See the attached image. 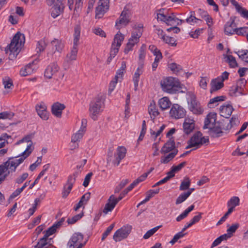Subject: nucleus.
Segmentation results:
<instances>
[{
	"mask_svg": "<svg viewBox=\"0 0 248 248\" xmlns=\"http://www.w3.org/2000/svg\"><path fill=\"white\" fill-rule=\"evenodd\" d=\"M24 34L17 32L14 36L11 43L5 48L6 54L9 53V58L13 60L15 59L20 51L21 47L25 43Z\"/></svg>",
	"mask_w": 248,
	"mask_h": 248,
	"instance_id": "1",
	"label": "nucleus"
},
{
	"mask_svg": "<svg viewBox=\"0 0 248 248\" xmlns=\"http://www.w3.org/2000/svg\"><path fill=\"white\" fill-rule=\"evenodd\" d=\"M126 153V150L124 146H119L116 153L114 154H113V148H109L107 153V164L112 162L114 166H118L121 161L125 156Z\"/></svg>",
	"mask_w": 248,
	"mask_h": 248,
	"instance_id": "2",
	"label": "nucleus"
},
{
	"mask_svg": "<svg viewBox=\"0 0 248 248\" xmlns=\"http://www.w3.org/2000/svg\"><path fill=\"white\" fill-rule=\"evenodd\" d=\"M160 85L163 92L171 94L176 93L181 88L180 82L171 77L163 78Z\"/></svg>",
	"mask_w": 248,
	"mask_h": 248,
	"instance_id": "3",
	"label": "nucleus"
},
{
	"mask_svg": "<svg viewBox=\"0 0 248 248\" xmlns=\"http://www.w3.org/2000/svg\"><path fill=\"white\" fill-rule=\"evenodd\" d=\"M105 98L103 95L98 94L90 104L89 111L90 116L93 120L96 121L97 115L103 110Z\"/></svg>",
	"mask_w": 248,
	"mask_h": 248,
	"instance_id": "4",
	"label": "nucleus"
},
{
	"mask_svg": "<svg viewBox=\"0 0 248 248\" xmlns=\"http://www.w3.org/2000/svg\"><path fill=\"white\" fill-rule=\"evenodd\" d=\"M209 143L208 137H203L202 134L200 131H197L187 141L188 145L186 147V149L195 147L197 149L202 145H207Z\"/></svg>",
	"mask_w": 248,
	"mask_h": 248,
	"instance_id": "5",
	"label": "nucleus"
},
{
	"mask_svg": "<svg viewBox=\"0 0 248 248\" xmlns=\"http://www.w3.org/2000/svg\"><path fill=\"white\" fill-rule=\"evenodd\" d=\"M225 121L222 120L220 121L217 122L215 124H212V126L209 127L208 133L213 138H218L222 136L223 130H228L232 128L230 124L226 125Z\"/></svg>",
	"mask_w": 248,
	"mask_h": 248,
	"instance_id": "6",
	"label": "nucleus"
},
{
	"mask_svg": "<svg viewBox=\"0 0 248 248\" xmlns=\"http://www.w3.org/2000/svg\"><path fill=\"white\" fill-rule=\"evenodd\" d=\"M31 153V151H29L27 153L26 155H22V157H21L20 158L16 159L14 161H11L14 158V157H10L8 158L7 161L3 163L2 164L0 165V166H3L4 168H5L4 169V172L8 169L11 170L12 172H15L17 167L21 163H22L25 159L29 156Z\"/></svg>",
	"mask_w": 248,
	"mask_h": 248,
	"instance_id": "7",
	"label": "nucleus"
},
{
	"mask_svg": "<svg viewBox=\"0 0 248 248\" xmlns=\"http://www.w3.org/2000/svg\"><path fill=\"white\" fill-rule=\"evenodd\" d=\"M131 226H127L117 230L113 235V239L116 241H120L126 238L131 232Z\"/></svg>",
	"mask_w": 248,
	"mask_h": 248,
	"instance_id": "8",
	"label": "nucleus"
},
{
	"mask_svg": "<svg viewBox=\"0 0 248 248\" xmlns=\"http://www.w3.org/2000/svg\"><path fill=\"white\" fill-rule=\"evenodd\" d=\"M236 17L235 16H231L230 20L226 22L224 25L225 34L228 35H232L235 34L237 28L235 20Z\"/></svg>",
	"mask_w": 248,
	"mask_h": 248,
	"instance_id": "9",
	"label": "nucleus"
},
{
	"mask_svg": "<svg viewBox=\"0 0 248 248\" xmlns=\"http://www.w3.org/2000/svg\"><path fill=\"white\" fill-rule=\"evenodd\" d=\"M186 112L185 110L180 105L173 104L170 110V114L171 117L177 119L185 117Z\"/></svg>",
	"mask_w": 248,
	"mask_h": 248,
	"instance_id": "10",
	"label": "nucleus"
},
{
	"mask_svg": "<svg viewBox=\"0 0 248 248\" xmlns=\"http://www.w3.org/2000/svg\"><path fill=\"white\" fill-rule=\"evenodd\" d=\"M130 22L129 16L125 8L122 11L119 18L115 23V26L117 29H120L122 26H127Z\"/></svg>",
	"mask_w": 248,
	"mask_h": 248,
	"instance_id": "11",
	"label": "nucleus"
},
{
	"mask_svg": "<svg viewBox=\"0 0 248 248\" xmlns=\"http://www.w3.org/2000/svg\"><path fill=\"white\" fill-rule=\"evenodd\" d=\"M174 150H178L176 148L175 142L174 137H172L164 144L161 149L160 152L162 154H166Z\"/></svg>",
	"mask_w": 248,
	"mask_h": 248,
	"instance_id": "12",
	"label": "nucleus"
},
{
	"mask_svg": "<svg viewBox=\"0 0 248 248\" xmlns=\"http://www.w3.org/2000/svg\"><path fill=\"white\" fill-rule=\"evenodd\" d=\"M109 0H99L98 6L96 8V16H103L109 8Z\"/></svg>",
	"mask_w": 248,
	"mask_h": 248,
	"instance_id": "13",
	"label": "nucleus"
},
{
	"mask_svg": "<svg viewBox=\"0 0 248 248\" xmlns=\"http://www.w3.org/2000/svg\"><path fill=\"white\" fill-rule=\"evenodd\" d=\"M118 202L115 196L111 195L108 200L107 203L105 204L103 210V213L106 214L108 212L112 211Z\"/></svg>",
	"mask_w": 248,
	"mask_h": 248,
	"instance_id": "14",
	"label": "nucleus"
},
{
	"mask_svg": "<svg viewBox=\"0 0 248 248\" xmlns=\"http://www.w3.org/2000/svg\"><path fill=\"white\" fill-rule=\"evenodd\" d=\"M59 69L60 68L56 63H50L46 68L44 76L46 78L50 79L59 71Z\"/></svg>",
	"mask_w": 248,
	"mask_h": 248,
	"instance_id": "15",
	"label": "nucleus"
},
{
	"mask_svg": "<svg viewBox=\"0 0 248 248\" xmlns=\"http://www.w3.org/2000/svg\"><path fill=\"white\" fill-rule=\"evenodd\" d=\"M83 235L80 232H76L73 234L67 245L70 248L76 246L79 242H81L83 240Z\"/></svg>",
	"mask_w": 248,
	"mask_h": 248,
	"instance_id": "16",
	"label": "nucleus"
},
{
	"mask_svg": "<svg viewBox=\"0 0 248 248\" xmlns=\"http://www.w3.org/2000/svg\"><path fill=\"white\" fill-rule=\"evenodd\" d=\"M65 108L64 104L59 102H56L51 107V112L56 117L61 118L62 111Z\"/></svg>",
	"mask_w": 248,
	"mask_h": 248,
	"instance_id": "17",
	"label": "nucleus"
},
{
	"mask_svg": "<svg viewBox=\"0 0 248 248\" xmlns=\"http://www.w3.org/2000/svg\"><path fill=\"white\" fill-rule=\"evenodd\" d=\"M36 110L38 115L43 120L48 119L49 113L46 110V106L44 103H41L36 106Z\"/></svg>",
	"mask_w": 248,
	"mask_h": 248,
	"instance_id": "18",
	"label": "nucleus"
},
{
	"mask_svg": "<svg viewBox=\"0 0 248 248\" xmlns=\"http://www.w3.org/2000/svg\"><path fill=\"white\" fill-rule=\"evenodd\" d=\"M64 6L62 2L56 3L51 8V16L54 18L58 16L63 11Z\"/></svg>",
	"mask_w": 248,
	"mask_h": 248,
	"instance_id": "19",
	"label": "nucleus"
},
{
	"mask_svg": "<svg viewBox=\"0 0 248 248\" xmlns=\"http://www.w3.org/2000/svg\"><path fill=\"white\" fill-rule=\"evenodd\" d=\"M233 110V108L230 104H224L220 107L219 111L221 116L228 118Z\"/></svg>",
	"mask_w": 248,
	"mask_h": 248,
	"instance_id": "20",
	"label": "nucleus"
},
{
	"mask_svg": "<svg viewBox=\"0 0 248 248\" xmlns=\"http://www.w3.org/2000/svg\"><path fill=\"white\" fill-rule=\"evenodd\" d=\"M210 86V92L211 93H212L222 88L224 86V83L220 81V78H217L211 80Z\"/></svg>",
	"mask_w": 248,
	"mask_h": 248,
	"instance_id": "21",
	"label": "nucleus"
},
{
	"mask_svg": "<svg viewBox=\"0 0 248 248\" xmlns=\"http://www.w3.org/2000/svg\"><path fill=\"white\" fill-rule=\"evenodd\" d=\"M190 110L196 114H202L203 110L200 107V104L196 100L195 98H191L190 105Z\"/></svg>",
	"mask_w": 248,
	"mask_h": 248,
	"instance_id": "22",
	"label": "nucleus"
},
{
	"mask_svg": "<svg viewBox=\"0 0 248 248\" xmlns=\"http://www.w3.org/2000/svg\"><path fill=\"white\" fill-rule=\"evenodd\" d=\"M217 114L215 113H210L208 114L205 119L204 124L203 126V129H209L212 126V124H215L216 121Z\"/></svg>",
	"mask_w": 248,
	"mask_h": 248,
	"instance_id": "23",
	"label": "nucleus"
},
{
	"mask_svg": "<svg viewBox=\"0 0 248 248\" xmlns=\"http://www.w3.org/2000/svg\"><path fill=\"white\" fill-rule=\"evenodd\" d=\"M51 45L52 46V51H50L47 53V56H49V55H52L53 54H54L56 52V51H58V52H60L62 48H63V45L58 40L55 39L51 41Z\"/></svg>",
	"mask_w": 248,
	"mask_h": 248,
	"instance_id": "24",
	"label": "nucleus"
},
{
	"mask_svg": "<svg viewBox=\"0 0 248 248\" xmlns=\"http://www.w3.org/2000/svg\"><path fill=\"white\" fill-rule=\"evenodd\" d=\"M195 127L194 121L190 119H186L183 124V129L185 133L189 134L193 131Z\"/></svg>",
	"mask_w": 248,
	"mask_h": 248,
	"instance_id": "25",
	"label": "nucleus"
},
{
	"mask_svg": "<svg viewBox=\"0 0 248 248\" xmlns=\"http://www.w3.org/2000/svg\"><path fill=\"white\" fill-rule=\"evenodd\" d=\"M34 61L29 63L24 68H22L20 71V74L22 76H27L31 74L35 68L34 65Z\"/></svg>",
	"mask_w": 248,
	"mask_h": 248,
	"instance_id": "26",
	"label": "nucleus"
},
{
	"mask_svg": "<svg viewBox=\"0 0 248 248\" xmlns=\"http://www.w3.org/2000/svg\"><path fill=\"white\" fill-rule=\"evenodd\" d=\"M143 68V65L141 64L140 65L138 68L137 69L133 78V81L134 82V87H135V90L136 91L137 90V88L138 87L139 84V78L141 74H142L143 71L142 69Z\"/></svg>",
	"mask_w": 248,
	"mask_h": 248,
	"instance_id": "27",
	"label": "nucleus"
},
{
	"mask_svg": "<svg viewBox=\"0 0 248 248\" xmlns=\"http://www.w3.org/2000/svg\"><path fill=\"white\" fill-rule=\"evenodd\" d=\"M226 99V97L224 95L216 96L210 100L207 106L209 108H213L218 105V102L223 101Z\"/></svg>",
	"mask_w": 248,
	"mask_h": 248,
	"instance_id": "28",
	"label": "nucleus"
},
{
	"mask_svg": "<svg viewBox=\"0 0 248 248\" xmlns=\"http://www.w3.org/2000/svg\"><path fill=\"white\" fill-rule=\"evenodd\" d=\"M159 190H160L159 188H157V189H155V190L150 189V190H148L146 192V198L144 200L140 202L138 204L137 207L138 208L141 205L145 203L146 202H148L150 200V199L152 197L154 196V195L158 194L159 192Z\"/></svg>",
	"mask_w": 248,
	"mask_h": 248,
	"instance_id": "29",
	"label": "nucleus"
},
{
	"mask_svg": "<svg viewBox=\"0 0 248 248\" xmlns=\"http://www.w3.org/2000/svg\"><path fill=\"white\" fill-rule=\"evenodd\" d=\"M171 103L169 98L167 97H164L160 99L158 101V105L160 108L162 110H165L169 108Z\"/></svg>",
	"mask_w": 248,
	"mask_h": 248,
	"instance_id": "30",
	"label": "nucleus"
},
{
	"mask_svg": "<svg viewBox=\"0 0 248 248\" xmlns=\"http://www.w3.org/2000/svg\"><path fill=\"white\" fill-rule=\"evenodd\" d=\"M178 153V150H174L173 152L169 153V154L166 156H162L160 159L161 163L163 164L168 163L170 160L174 158Z\"/></svg>",
	"mask_w": 248,
	"mask_h": 248,
	"instance_id": "31",
	"label": "nucleus"
},
{
	"mask_svg": "<svg viewBox=\"0 0 248 248\" xmlns=\"http://www.w3.org/2000/svg\"><path fill=\"white\" fill-rule=\"evenodd\" d=\"M78 51V46H73L70 53L68 54L66 56V61L69 62L71 61L76 60L77 56Z\"/></svg>",
	"mask_w": 248,
	"mask_h": 248,
	"instance_id": "32",
	"label": "nucleus"
},
{
	"mask_svg": "<svg viewBox=\"0 0 248 248\" xmlns=\"http://www.w3.org/2000/svg\"><path fill=\"white\" fill-rule=\"evenodd\" d=\"M224 58H226L225 62L229 64L230 67L235 68L238 66L235 58L233 56L230 55H225Z\"/></svg>",
	"mask_w": 248,
	"mask_h": 248,
	"instance_id": "33",
	"label": "nucleus"
},
{
	"mask_svg": "<svg viewBox=\"0 0 248 248\" xmlns=\"http://www.w3.org/2000/svg\"><path fill=\"white\" fill-rule=\"evenodd\" d=\"M148 111L151 115V118H152V116H154L153 119H154L155 117L157 116L159 114L157 109L156 108L154 101H153V102L151 103L148 108Z\"/></svg>",
	"mask_w": 248,
	"mask_h": 248,
	"instance_id": "34",
	"label": "nucleus"
},
{
	"mask_svg": "<svg viewBox=\"0 0 248 248\" xmlns=\"http://www.w3.org/2000/svg\"><path fill=\"white\" fill-rule=\"evenodd\" d=\"M194 208V205H191L188 207L186 210H185L183 213L177 217L176 218L177 221L179 222L182 219L186 218L188 215V214L191 212Z\"/></svg>",
	"mask_w": 248,
	"mask_h": 248,
	"instance_id": "35",
	"label": "nucleus"
},
{
	"mask_svg": "<svg viewBox=\"0 0 248 248\" xmlns=\"http://www.w3.org/2000/svg\"><path fill=\"white\" fill-rule=\"evenodd\" d=\"M124 40V35H123L120 31H119L114 36L113 42L115 46L120 47L122 42Z\"/></svg>",
	"mask_w": 248,
	"mask_h": 248,
	"instance_id": "36",
	"label": "nucleus"
},
{
	"mask_svg": "<svg viewBox=\"0 0 248 248\" xmlns=\"http://www.w3.org/2000/svg\"><path fill=\"white\" fill-rule=\"evenodd\" d=\"M78 172L76 171L73 174L70 175L68 177L67 183H66L65 185H66L67 186H69V189H70V188L71 187H73V185L74 184V183L76 182V178L78 176Z\"/></svg>",
	"mask_w": 248,
	"mask_h": 248,
	"instance_id": "37",
	"label": "nucleus"
},
{
	"mask_svg": "<svg viewBox=\"0 0 248 248\" xmlns=\"http://www.w3.org/2000/svg\"><path fill=\"white\" fill-rule=\"evenodd\" d=\"M85 132V127H82L78 131L77 133L74 134L72 137V142H76L80 139H81Z\"/></svg>",
	"mask_w": 248,
	"mask_h": 248,
	"instance_id": "38",
	"label": "nucleus"
},
{
	"mask_svg": "<svg viewBox=\"0 0 248 248\" xmlns=\"http://www.w3.org/2000/svg\"><path fill=\"white\" fill-rule=\"evenodd\" d=\"M195 12L191 11L190 16L186 19V22L188 23L192 24V23H199L202 22V20L197 18L195 16Z\"/></svg>",
	"mask_w": 248,
	"mask_h": 248,
	"instance_id": "39",
	"label": "nucleus"
},
{
	"mask_svg": "<svg viewBox=\"0 0 248 248\" xmlns=\"http://www.w3.org/2000/svg\"><path fill=\"white\" fill-rule=\"evenodd\" d=\"M191 182L189 178L187 177H185L183 181L181 182L180 186V190H185L189 188L190 186Z\"/></svg>",
	"mask_w": 248,
	"mask_h": 248,
	"instance_id": "40",
	"label": "nucleus"
},
{
	"mask_svg": "<svg viewBox=\"0 0 248 248\" xmlns=\"http://www.w3.org/2000/svg\"><path fill=\"white\" fill-rule=\"evenodd\" d=\"M240 202V199L238 197L234 196L231 198V199L227 202V206L228 207H233L234 209L235 207L238 205Z\"/></svg>",
	"mask_w": 248,
	"mask_h": 248,
	"instance_id": "41",
	"label": "nucleus"
},
{
	"mask_svg": "<svg viewBox=\"0 0 248 248\" xmlns=\"http://www.w3.org/2000/svg\"><path fill=\"white\" fill-rule=\"evenodd\" d=\"M161 39L165 42V43L170 45L172 46H175L177 45V43H176V40L173 37H170L169 36H164L161 37Z\"/></svg>",
	"mask_w": 248,
	"mask_h": 248,
	"instance_id": "42",
	"label": "nucleus"
},
{
	"mask_svg": "<svg viewBox=\"0 0 248 248\" xmlns=\"http://www.w3.org/2000/svg\"><path fill=\"white\" fill-rule=\"evenodd\" d=\"M126 63L125 62H122L120 68L117 71L116 75L114 79H117L119 78H122L124 72L125 71Z\"/></svg>",
	"mask_w": 248,
	"mask_h": 248,
	"instance_id": "43",
	"label": "nucleus"
},
{
	"mask_svg": "<svg viewBox=\"0 0 248 248\" xmlns=\"http://www.w3.org/2000/svg\"><path fill=\"white\" fill-rule=\"evenodd\" d=\"M51 244L49 242H46L39 239L37 244L34 246V248H49Z\"/></svg>",
	"mask_w": 248,
	"mask_h": 248,
	"instance_id": "44",
	"label": "nucleus"
},
{
	"mask_svg": "<svg viewBox=\"0 0 248 248\" xmlns=\"http://www.w3.org/2000/svg\"><path fill=\"white\" fill-rule=\"evenodd\" d=\"M129 181L128 179L123 180L120 183L115 187L114 189V193H119L122 189H123L128 183Z\"/></svg>",
	"mask_w": 248,
	"mask_h": 248,
	"instance_id": "45",
	"label": "nucleus"
},
{
	"mask_svg": "<svg viewBox=\"0 0 248 248\" xmlns=\"http://www.w3.org/2000/svg\"><path fill=\"white\" fill-rule=\"evenodd\" d=\"M83 216V213L82 212L73 217L72 218H69L67 222L69 224H73L77 221L79 220Z\"/></svg>",
	"mask_w": 248,
	"mask_h": 248,
	"instance_id": "46",
	"label": "nucleus"
},
{
	"mask_svg": "<svg viewBox=\"0 0 248 248\" xmlns=\"http://www.w3.org/2000/svg\"><path fill=\"white\" fill-rule=\"evenodd\" d=\"M15 115L14 113L11 111H4L0 113V119H12Z\"/></svg>",
	"mask_w": 248,
	"mask_h": 248,
	"instance_id": "47",
	"label": "nucleus"
},
{
	"mask_svg": "<svg viewBox=\"0 0 248 248\" xmlns=\"http://www.w3.org/2000/svg\"><path fill=\"white\" fill-rule=\"evenodd\" d=\"M46 46V43L45 42V40H41L40 41H38L36 47L37 52L38 53L43 51L45 50Z\"/></svg>",
	"mask_w": 248,
	"mask_h": 248,
	"instance_id": "48",
	"label": "nucleus"
},
{
	"mask_svg": "<svg viewBox=\"0 0 248 248\" xmlns=\"http://www.w3.org/2000/svg\"><path fill=\"white\" fill-rule=\"evenodd\" d=\"M188 194L186 192L181 193L176 200V204H179L184 202L188 197Z\"/></svg>",
	"mask_w": 248,
	"mask_h": 248,
	"instance_id": "49",
	"label": "nucleus"
},
{
	"mask_svg": "<svg viewBox=\"0 0 248 248\" xmlns=\"http://www.w3.org/2000/svg\"><path fill=\"white\" fill-rule=\"evenodd\" d=\"M235 33L238 35L247 36L248 33V27H243L237 28Z\"/></svg>",
	"mask_w": 248,
	"mask_h": 248,
	"instance_id": "50",
	"label": "nucleus"
},
{
	"mask_svg": "<svg viewBox=\"0 0 248 248\" xmlns=\"http://www.w3.org/2000/svg\"><path fill=\"white\" fill-rule=\"evenodd\" d=\"M247 83V81L244 78H240L237 81L236 85L240 88V94L243 95L242 93L243 90V87H244Z\"/></svg>",
	"mask_w": 248,
	"mask_h": 248,
	"instance_id": "51",
	"label": "nucleus"
},
{
	"mask_svg": "<svg viewBox=\"0 0 248 248\" xmlns=\"http://www.w3.org/2000/svg\"><path fill=\"white\" fill-rule=\"evenodd\" d=\"M80 31L78 28L75 29V34L74 37L73 46H78V43L79 41L80 37Z\"/></svg>",
	"mask_w": 248,
	"mask_h": 248,
	"instance_id": "52",
	"label": "nucleus"
},
{
	"mask_svg": "<svg viewBox=\"0 0 248 248\" xmlns=\"http://www.w3.org/2000/svg\"><path fill=\"white\" fill-rule=\"evenodd\" d=\"M169 68L174 72H178L180 70H182V67L180 65L174 62L170 63L169 64Z\"/></svg>",
	"mask_w": 248,
	"mask_h": 248,
	"instance_id": "53",
	"label": "nucleus"
},
{
	"mask_svg": "<svg viewBox=\"0 0 248 248\" xmlns=\"http://www.w3.org/2000/svg\"><path fill=\"white\" fill-rule=\"evenodd\" d=\"M114 227V224L113 223L107 228L105 232L102 234V238H101L102 241H104L107 238V237L109 235V234L110 233V232L112 230Z\"/></svg>",
	"mask_w": 248,
	"mask_h": 248,
	"instance_id": "54",
	"label": "nucleus"
},
{
	"mask_svg": "<svg viewBox=\"0 0 248 248\" xmlns=\"http://www.w3.org/2000/svg\"><path fill=\"white\" fill-rule=\"evenodd\" d=\"M137 43L134 42L130 41L128 40V42L126 44V47L124 49V52L125 54H127L130 50L132 49L133 47Z\"/></svg>",
	"mask_w": 248,
	"mask_h": 248,
	"instance_id": "55",
	"label": "nucleus"
},
{
	"mask_svg": "<svg viewBox=\"0 0 248 248\" xmlns=\"http://www.w3.org/2000/svg\"><path fill=\"white\" fill-rule=\"evenodd\" d=\"M202 29H197L194 31H190L189 35L192 38H198L199 36L202 33Z\"/></svg>",
	"mask_w": 248,
	"mask_h": 248,
	"instance_id": "56",
	"label": "nucleus"
},
{
	"mask_svg": "<svg viewBox=\"0 0 248 248\" xmlns=\"http://www.w3.org/2000/svg\"><path fill=\"white\" fill-rule=\"evenodd\" d=\"M239 225L238 223H235L232 224L229 228H228L227 230V233L231 235L232 234L236 231V230L238 228Z\"/></svg>",
	"mask_w": 248,
	"mask_h": 248,
	"instance_id": "57",
	"label": "nucleus"
},
{
	"mask_svg": "<svg viewBox=\"0 0 248 248\" xmlns=\"http://www.w3.org/2000/svg\"><path fill=\"white\" fill-rule=\"evenodd\" d=\"M176 20H178V18L176 17L175 16H167V18L165 21V22L168 25H172L174 23L173 22H175Z\"/></svg>",
	"mask_w": 248,
	"mask_h": 248,
	"instance_id": "58",
	"label": "nucleus"
},
{
	"mask_svg": "<svg viewBox=\"0 0 248 248\" xmlns=\"http://www.w3.org/2000/svg\"><path fill=\"white\" fill-rule=\"evenodd\" d=\"M72 189V187H71L69 189V186L66 185H65L63 187L62 197L63 198H66L68 196Z\"/></svg>",
	"mask_w": 248,
	"mask_h": 248,
	"instance_id": "59",
	"label": "nucleus"
},
{
	"mask_svg": "<svg viewBox=\"0 0 248 248\" xmlns=\"http://www.w3.org/2000/svg\"><path fill=\"white\" fill-rule=\"evenodd\" d=\"M133 31L136 33V35L140 38L142 34L143 25L142 24H139L137 27L135 28Z\"/></svg>",
	"mask_w": 248,
	"mask_h": 248,
	"instance_id": "60",
	"label": "nucleus"
},
{
	"mask_svg": "<svg viewBox=\"0 0 248 248\" xmlns=\"http://www.w3.org/2000/svg\"><path fill=\"white\" fill-rule=\"evenodd\" d=\"M28 175V173H24L21 176L16 179V183L18 184L22 183L27 178Z\"/></svg>",
	"mask_w": 248,
	"mask_h": 248,
	"instance_id": "61",
	"label": "nucleus"
},
{
	"mask_svg": "<svg viewBox=\"0 0 248 248\" xmlns=\"http://www.w3.org/2000/svg\"><path fill=\"white\" fill-rule=\"evenodd\" d=\"M41 218V215H39V216H37L36 218H35L33 219V220L32 221V222L28 225V228L29 229H31L34 226H35L37 224H39L40 222Z\"/></svg>",
	"mask_w": 248,
	"mask_h": 248,
	"instance_id": "62",
	"label": "nucleus"
},
{
	"mask_svg": "<svg viewBox=\"0 0 248 248\" xmlns=\"http://www.w3.org/2000/svg\"><path fill=\"white\" fill-rule=\"evenodd\" d=\"M187 164L186 161H184L179 164L177 166H172L171 168L174 170L175 172L180 171L183 168H184Z\"/></svg>",
	"mask_w": 248,
	"mask_h": 248,
	"instance_id": "63",
	"label": "nucleus"
},
{
	"mask_svg": "<svg viewBox=\"0 0 248 248\" xmlns=\"http://www.w3.org/2000/svg\"><path fill=\"white\" fill-rule=\"evenodd\" d=\"M238 92L240 94V88L237 85L232 86L230 90L229 94L231 96L235 95V93Z\"/></svg>",
	"mask_w": 248,
	"mask_h": 248,
	"instance_id": "64",
	"label": "nucleus"
}]
</instances>
